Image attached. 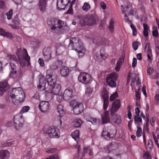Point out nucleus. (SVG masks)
<instances>
[{
	"label": "nucleus",
	"mask_w": 159,
	"mask_h": 159,
	"mask_svg": "<svg viewBox=\"0 0 159 159\" xmlns=\"http://www.w3.org/2000/svg\"><path fill=\"white\" fill-rule=\"evenodd\" d=\"M16 55L18 57L20 64V71H19V76L21 77L25 74L26 70L25 67L26 64L27 66L30 65V57L28 55L26 49L24 48L23 50L18 49Z\"/></svg>",
	"instance_id": "obj_1"
},
{
	"label": "nucleus",
	"mask_w": 159,
	"mask_h": 159,
	"mask_svg": "<svg viewBox=\"0 0 159 159\" xmlns=\"http://www.w3.org/2000/svg\"><path fill=\"white\" fill-rule=\"evenodd\" d=\"M68 47L76 51L80 57H83L86 52V49L84 47L82 43L77 38L71 37L70 38Z\"/></svg>",
	"instance_id": "obj_2"
},
{
	"label": "nucleus",
	"mask_w": 159,
	"mask_h": 159,
	"mask_svg": "<svg viewBox=\"0 0 159 159\" xmlns=\"http://www.w3.org/2000/svg\"><path fill=\"white\" fill-rule=\"evenodd\" d=\"M11 94L13 97V103L15 105H18L25 99V93L20 87L13 89Z\"/></svg>",
	"instance_id": "obj_3"
},
{
	"label": "nucleus",
	"mask_w": 159,
	"mask_h": 159,
	"mask_svg": "<svg viewBox=\"0 0 159 159\" xmlns=\"http://www.w3.org/2000/svg\"><path fill=\"white\" fill-rule=\"evenodd\" d=\"M120 100L116 99L112 103V105L111 107L110 112L111 116L113 118V121L115 123L118 125L121 123V117L120 115L116 114L113 116L114 114L116 112L117 110L120 107Z\"/></svg>",
	"instance_id": "obj_4"
},
{
	"label": "nucleus",
	"mask_w": 159,
	"mask_h": 159,
	"mask_svg": "<svg viewBox=\"0 0 159 159\" xmlns=\"http://www.w3.org/2000/svg\"><path fill=\"white\" fill-rule=\"evenodd\" d=\"M57 76L54 74L50 70H48L47 71L46 78L48 83L47 85L48 87H51L56 82Z\"/></svg>",
	"instance_id": "obj_5"
},
{
	"label": "nucleus",
	"mask_w": 159,
	"mask_h": 159,
	"mask_svg": "<svg viewBox=\"0 0 159 159\" xmlns=\"http://www.w3.org/2000/svg\"><path fill=\"white\" fill-rule=\"evenodd\" d=\"M45 133L48 134L51 138L58 139L59 138V130L57 128L54 126L49 127Z\"/></svg>",
	"instance_id": "obj_6"
},
{
	"label": "nucleus",
	"mask_w": 159,
	"mask_h": 159,
	"mask_svg": "<svg viewBox=\"0 0 159 159\" xmlns=\"http://www.w3.org/2000/svg\"><path fill=\"white\" fill-rule=\"evenodd\" d=\"M78 79L80 82L84 84L91 83L92 80V78L89 74L84 72L80 73Z\"/></svg>",
	"instance_id": "obj_7"
},
{
	"label": "nucleus",
	"mask_w": 159,
	"mask_h": 159,
	"mask_svg": "<svg viewBox=\"0 0 159 159\" xmlns=\"http://www.w3.org/2000/svg\"><path fill=\"white\" fill-rule=\"evenodd\" d=\"M117 73L116 72L112 73L108 75L106 78V82L107 84L112 88L116 86V84L115 80H116L117 79Z\"/></svg>",
	"instance_id": "obj_8"
},
{
	"label": "nucleus",
	"mask_w": 159,
	"mask_h": 159,
	"mask_svg": "<svg viewBox=\"0 0 159 159\" xmlns=\"http://www.w3.org/2000/svg\"><path fill=\"white\" fill-rule=\"evenodd\" d=\"M13 121L15 128L16 130H18L23 127L24 120L22 115H18L14 117Z\"/></svg>",
	"instance_id": "obj_9"
},
{
	"label": "nucleus",
	"mask_w": 159,
	"mask_h": 159,
	"mask_svg": "<svg viewBox=\"0 0 159 159\" xmlns=\"http://www.w3.org/2000/svg\"><path fill=\"white\" fill-rule=\"evenodd\" d=\"M102 98L103 101V108L104 110H106L109 103L108 100V92L106 89L104 88L101 94Z\"/></svg>",
	"instance_id": "obj_10"
},
{
	"label": "nucleus",
	"mask_w": 159,
	"mask_h": 159,
	"mask_svg": "<svg viewBox=\"0 0 159 159\" xmlns=\"http://www.w3.org/2000/svg\"><path fill=\"white\" fill-rule=\"evenodd\" d=\"M39 84L38 85V87L39 90H44L45 89H48V88L47 84L46 83L47 81L46 77L42 74L39 75Z\"/></svg>",
	"instance_id": "obj_11"
},
{
	"label": "nucleus",
	"mask_w": 159,
	"mask_h": 159,
	"mask_svg": "<svg viewBox=\"0 0 159 159\" xmlns=\"http://www.w3.org/2000/svg\"><path fill=\"white\" fill-rule=\"evenodd\" d=\"M84 20L85 25H93L96 23V17L94 15H88L85 16Z\"/></svg>",
	"instance_id": "obj_12"
},
{
	"label": "nucleus",
	"mask_w": 159,
	"mask_h": 159,
	"mask_svg": "<svg viewBox=\"0 0 159 159\" xmlns=\"http://www.w3.org/2000/svg\"><path fill=\"white\" fill-rule=\"evenodd\" d=\"M50 107L49 103L48 101H42L39 105V109L41 112L43 113L48 112Z\"/></svg>",
	"instance_id": "obj_13"
},
{
	"label": "nucleus",
	"mask_w": 159,
	"mask_h": 159,
	"mask_svg": "<svg viewBox=\"0 0 159 159\" xmlns=\"http://www.w3.org/2000/svg\"><path fill=\"white\" fill-rule=\"evenodd\" d=\"M48 89V91L46 90L45 91V92L47 91L49 94H51V93L54 95H57L61 90V87L59 84H56L52 88V87H49Z\"/></svg>",
	"instance_id": "obj_14"
},
{
	"label": "nucleus",
	"mask_w": 159,
	"mask_h": 159,
	"mask_svg": "<svg viewBox=\"0 0 159 159\" xmlns=\"http://www.w3.org/2000/svg\"><path fill=\"white\" fill-rule=\"evenodd\" d=\"M69 0H57V9L58 10H64L68 4Z\"/></svg>",
	"instance_id": "obj_15"
},
{
	"label": "nucleus",
	"mask_w": 159,
	"mask_h": 159,
	"mask_svg": "<svg viewBox=\"0 0 159 159\" xmlns=\"http://www.w3.org/2000/svg\"><path fill=\"white\" fill-rule=\"evenodd\" d=\"M9 88L7 81L0 82V96H2Z\"/></svg>",
	"instance_id": "obj_16"
},
{
	"label": "nucleus",
	"mask_w": 159,
	"mask_h": 159,
	"mask_svg": "<svg viewBox=\"0 0 159 159\" xmlns=\"http://www.w3.org/2000/svg\"><path fill=\"white\" fill-rule=\"evenodd\" d=\"M73 97V90L71 89H67L65 90L63 93L64 99L68 101Z\"/></svg>",
	"instance_id": "obj_17"
},
{
	"label": "nucleus",
	"mask_w": 159,
	"mask_h": 159,
	"mask_svg": "<svg viewBox=\"0 0 159 159\" xmlns=\"http://www.w3.org/2000/svg\"><path fill=\"white\" fill-rule=\"evenodd\" d=\"M84 108L82 103H79L77 105H75L73 108V111L75 115H78L81 113L83 111Z\"/></svg>",
	"instance_id": "obj_18"
},
{
	"label": "nucleus",
	"mask_w": 159,
	"mask_h": 159,
	"mask_svg": "<svg viewBox=\"0 0 159 159\" xmlns=\"http://www.w3.org/2000/svg\"><path fill=\"white\" fill-rule=\"evenodd\" d=\"M121 145L118 143L112 142L107 146V148L109 151L115 150L120 148Z\"/></svg>",
	"instance_id": "obj_19"
},
{
	"label": "nucleus",
	"mask_w": 159,
	"mask_h": 159,
	"mask_svg": "<svg viewBox=\"0 0 159 159\" xmlns=\"http://www.w3.org/2000/svg\"><path fill=\"white\" fill-rule=\"evenodd\" d=\"M10 65L11 69L10 76L13 77L16 75L17 73L18 68L15 64L13 63H10Z\"/></svg>",
	"instance_id": "obj_20"
},
{
	"label": "nucleus",
	"mask_w": 159,
	"mask_h": 159,
	"mask_svg": "<svg viewBox=\"0 0 159 159\" xmlns=\"http://www.w3.org/2000/svg\"><path fill=\"white\" fill-rule=\"evenodd\" d=\"M47 0H39V8L42 12L45 11L47 5Z\"/></svg>",
	"instance_id": "obj_21"
},
{
	"label": "nucleus",
	"mask_w": 159,
	"mask_h": 159,
	"mask_svg": "<svg viewBox=\"0 0 159 159\" xmlns=\"http://www.w3.org/2000/svg\"><path fill=\"white\" fill-rule=\"evenodd\" d=\"M102 123L105 124L108 123L110 121V118L108 111H104L103 115H102Z\"/></svg>",
	"instance_id": "obj_22"
},
{
	"label": "nucleus",
	"mask_w": 159,
	"mask_h": 159,
	"mask_svg": "<svg viewBox=\"0 0 159 159\" xmlns=\"http://www.w3.org/2000/svg\"><path fill=\"white\" fill-rule=\"evenodd\" d=\"M13 24L10 25L11 27L14 29H16L19 26L20 24V20L19 19L17 15L14 17L12 21Z\"/></svg>",
	"instance_id": "obj_23"
},
{
	"label": "nucleus",
	"mask_w": 159,
	"mask_h": 159,
	"mask_svg": "<svg viewBox=\"0 0 159 159\" xmlns=\"http://www.w3.org/2000/svg\"><path fill=\"white\" fill-rule=\"evenodd\" d=\"M125 56L123 55L120 57L117 61L115 67V70L117 72H119L120 70V67L124 62Z\"/></svg>",
	"instance_id": "obj_24"
},
{
	"label": "nucleus",
	"mask_w": 159,
	"mask_h": 159,
	"mask_svg": "<svg viewBox=\"0 0 159 159\" xmlns=\"http://www.w3.org/2000/svg\"><path fill=\"white\" fill-rule=\"evenodd\" d=\"M70 70L69 68L66 66H62L60 69V74L63 77H66L69 74Z\"/></svg>",
	"instance_id": "obj_25"
},
{
	"label": "nucleus",
	"mask_w": 159,
	"mask_h": 159,
	"mask_svg": "<svg viewBox=\"0 0 159 159\" xmlns=\"http://www.w3.org/2000/svg\"><path fill=\"white\" fill-rule=\"evenodd\" d=\"M9 153L7 150L0 151V159H7L9 156Z\"/></svg>",
	"instance_id": "obj_26"
},
{
	"label": "nucleus",
	"mask_w": 159,
	"mask_h": 159,
	"mask_svg": "<svg viewBox=\"0 0 159 159\" xmlns=\"http://www.w3.org/2000/svg\"><path fill=\"white\" fill-rule=\"evenodd\" d=\"M109 127V135H108V138H113L115 137L116 135V129L114 127H111L110 126Z\"/></svg>",
	"instance_id": "obj_27"
},
{
	"label": "nucleus",
	"mask_w": 159,
	"mask_h": 159,
	"mask_svg": "<svg viewBox=\"0 0 159 159\" xmlns=\"http://www.w3.org/2000/svg\"><path fill=\"white\" fill-rule=\"evenodd\" d=\"M134 122L137 126H140L142 124V118L140 116H135Z\"/></svg>",
	"instance_id": "obj_28"
},
{
	"label": "nucleus",
	"mask_w": 159,
	"mask_h": 159,
	"mask_svg": "<svg viewBox=\"0 0 159 159\" xmlns=\"http://www.w3.org/2000/svg\"><path fill=\"white\" fill-rule=\"evenodd\" d=\"M0 35L4 37H7L8 38H11L12 37V34L8 32H6L4 30L0 28Z\"/></svg>",
	"instance_id": "obj_29"
},
{
	"label": "nucleus",
	"mask_w": 159,
	"mask_h": 159,
	"mask_svg": "<svg viewBox=\"0 0 159 159\" xmlns=\"http://www.w3.org/2000/svg\"><path fill=\"white\" fill-rule=\"evenodd\" d=\"M80 131L78 130H76L73 133H72L71 135L72 138H73L75 141L77 142L79 141V139Z\"/></svg>",
	"instance_id": "obj_30"
},
{
	"label": "nucleus",
	"mask_w": 159,
	"mask_h": 159,
	"mask_svg": "<svg viewBox=\"0 0 159 159\" xmlns=\"http://www.w3.org/2000/svg\"><path fill=\"white\" fill-rule=\"evenodd\" d=\"M83 122V121L80 119H76L74 121L73 125L75 127H80Z\"/></svg>",
	"instance_id": "obj_31"
},
{
	"label": "nucleus",
	"mask_w": 159,
	"mask_h": 159,
	"mask_svg": "<svg viewBox=\"0 0 159 159\" xmlns=\"http://www.w3.org/2000/svg\"><path fill=\"white\" fill-rule=\"evenodd\" d=\"M109 130V126L103 129L102 135V136H104L105 139L108 138Z\"/></svg>",
	"instance_id": "obj_32"
},
{
	"label": "nucleus",
	"mask_w": 159,
	"mask_h": 159,
	"mask_svg": "<svg viewBox=\"0 0 159 159\" xmlns=\"http://www.w3.org/2000/svg\"><path fill=\"white\" fill-rule=\"evenodd\" d=\"M130 27L132 29V35L133 36H135L137 34V30L134 26V25L131 22L130 20Z\"/></svg>",
	"instance_id": "obj_33"
},
{
	"label": "nucleus",
	"mask_w": 159,
	"mask_h": 159,
	"mask_svg": "<svg viewBox=\"0 0 159 159\" xmlns=\"http://www.w3.org/2000/svg\"><path fill=\"white\" fill-rule=\"evenodd\" d=\"M7 59L11 61H14L16 62L17 61L16 57L15 55H8L7 56Z\"/></svg>",
	"instance_id": "obj_34"
},
{
	"label": "nucleus",
	"mask_w": 159,
	"mask_h": 159,
	"mask_svg": "<svg viewBox=\"0 0 159 159\" xmlns=\"http://www.w3.org/2000/svg\"><path fill=\"white\" fill-rule=\"evenodd\" d=\"M89 121L93 125H96L100 122V120L99 119L92 117L90 118Z\"/></svg>",
	"instance_id": "obj_35"
},
{
	"label": "nucleus",
	"mask_w": 159,
	"mask_h": 159,
	"mask_svg": "<svg viewBox=\"0 0 159 159\" xmlns=\"http://www.w3.org/2000/svg\"><path fill=\"white\" fill-rule=\"evenodd\" d=\"M84 153H88L90 156H92L93 154V153L90 148L84 147Z\"/></svg>",
	"instance_id": "obj_36"
},
{
	"label": "nucleus",
	"mask_w": 159,
	"mask_h": 159,
	"mask_svg": "<svg viewBox=\"0 0 159 159\" xmlns=\"http://www.w3.org/2000/svg\"><path fill=\"white\" fill-rule=\"evenodd\" d=\"M51 50L50 48L48 47L43 50V55H51Z\"/></svg>",
	"instance_id": "obj_37"
},
{
	"label": "nucleus",
	"mask_w": 159,
	"mask_h": 159,
	"mask_svg": "<svg viewBox=\"0 0 159 159\" xmlns=\"http://www.w3.org/2000/svg\"><path fill=\"white\" fill-rule=\"evenodd\" d=\"M13 13V10L12 9L10 10L6 14L7 19L8 20H10L12 16Z\"/></svg>",
	"instance_id": "obj_38"
},
{
	"label": "nucleus",
	"mask_w": 159,
	"mask_h": 159,
	"mask_svg": "<svg viewBox=\"0 0 159 159\" xmlns=\"http://www.w3.org/2000/svg\"><path fill=\"white\" fill-rule=\"evenodd\" d=\"M45 159H59V157L58 154H55L49 156Z\"/></svg>",
	"instance_id": "obj_39"
},
{
	"label": "nucleus",
	"mask_w": 159,
	"mask_h": 159,
	"mask_svg": "<svg viewBox=\"0 0 159 159\" xmlns=\"http://www.w3.org/2000/svg\"><path fill=\"white\" fill-rule=\"evenodd\" d=\"M90 6L89 4L87 2H85L84 3L82 7L83 10L85 11H88L90 9Z\"/></svg>",
	"instance_id": "obj_40"
},
{
	"label": "nucleus",
	"mask_w": 159,
	"mask_h": 159,
	"mask_svg": "<svg viewBox=\"0 0 159 159\" xmlns=\"http://www.w3.org/2000/svg\"><path fill=\"white\" fill-rule=\"evenodd\" d=\"M30 109V107L29 106H25L22 107L20 111L21 113H23L27 112Z\"/></svg>",
	"instance_id": "obj_41"
},
{
	"label": "nucleus",
	"mask_w": 159,
	"mask_h": 159,
	"mask_svg": "<svg viewBox=\"0 0 159 159\" xmlns=\"http://www.w3.org/2000/svg\"><path fill=\"white\" fill-rule=\"evenodd\" d=\"M137 130L136 132V135L137 137H139L141 136L142 129L140 126H137Z\"/></svg>",
	"instance_id": "obj_42"
},
{
	"label": "nucleus",
	"mask_w": 159,
	"mask_h": 159,
	"mask_svg": "<svg viewBox=\"0 0 159 159\" xmlns=\"http://www.w3.org/2000/svg\"><path fill=\"white\" fill-rule=\"evenodd\" d=\"M57 150L56 148H51L46 151L48 153H52L57 152Z\"/></svg>",
	"instance_id": "obj_43"
},
{
	"label": "nucleus",
	"mask_w": 159,
	"mask_h": 159,
	"mask_svg": "<svg viewBox=\"0 0 159 159\" xmlns=\"http://www.w3.org/2000/svg\"><path fill=\"white\" fill-rule=\"evenodd\" d=\"M6 0H0V8L1 9H4L6 7Z\"/></svg>",
	"instance_id": "obj_44"
},
{
	"label": "nucleus",
	"mask_w": 159,
	"mask_h": 159,
	"mask_svg": "<svg viewBox=\"0 0 159 159\" xmlns=\"http://www.w3.org/2000/svg\"><path fill=\"white\" fill-rule=\"evenodd\" d=\"M26 157L28 159H29L32 157V156L33 154V152L32 150H30L28 151L26 153Z\"/></svg>",
	"instance_id": "obj_45"
},
{
	"label": "nucleus",
	"mask_w": 159,
	"mask_h": 159,
	"mask_svg": "<svg viewBox=\"0 0 159 159\" xmlns=\"http://www.w3.org/2000/svg\"><path fill=\"white\" fill-rule=\"evenodd\" d=\"M118 96V93L117 92H116L114 94L111 95L110 97V101H113L115 98H117Z\"/></svg>",
	"instance_id": "obj_46"
},
{
	"label": "nucleus",
	"mask_w": 159,
	"mask_h": 159,
	"mask_svg": "<svg viewBox=\"0 0 159 159\" xmlns=\"http://www.w3.org/2000/svg\"><path fill=\"white\" fill-rule=\"evenodd\" d=\"M92 93V89L90 88H88L86 89L85 94L86 96L90 97Z\"/></svg>",
	"instance_id": "obj_47"
},
{
	"label": "nucleus",
	"mask_w": 159,
	"mask_h": 159,
	"mask_svg": "<svg viewBox=\"0 0 159 159\" xmlns=\"http://www.w3.org/2000/svg\"><path fill=\"white\" fill-rule=\"evenodd\" d=\"M121 10L123 13L125 14V13L129 10V7L128 6H125L124 7L123 5L121 6Z\"/></svg>",
	"instance_id": "obj_48"
},
{
	"label": "nucleus",
	"mask_w": 159,
	"mask_h": 159,
	"mask_svg": "<svg viewBox=\"0 0 159 159\" xmlns=\"http://www.w3.org/2000/svg\"><path fill=\"white\" fill-rule=\"evenodd\" d=\"M114 22L113 20H111L109 24V29L112 32L113 31Z\"/></svg>",
	"instance_id": "obj_49"
},
{
	"label": "nucleus",
	"mask_w": 159,
	"mask_h": 159,
	"mask_svg": "<svg viewBox=\"0 0 159 159\" xmlns=\"http://www.w3.org/2000/svg\"><path fill=\"white\" fill-rule=\"evenodd\" d=\"M57 23H58V25H57V26H58L59 29L62 28L63 27L65 24L64 22L61 20H58L57 22Z\"/></svg>",
	"instance_id": "obj_50"
},
{
	"label": "nucleus",
	"mask_w": 159,
	"mask_h": 159,
	"mask_svg": "<svg viewBox=\"0 0 159 159\" xmlns=\"http://www.w3.org/2000/svg\"><path fill=\"white\" fill-rule=\"evenodd\" d=\"M58 68V66L57 65L53 64L50 66V68L48 70H50L52 72V74H53V70L57 69Z\"/></svg>",
	"instance_id": "obj_51"
},
{
	"label": "nucleus",
	"mask_w": 159,
	"mask_h": 159,
	"mask_svg": "<svg viewBox=\"0 0 159 159\" xmlns=\"http://www.w3.org/2000/svg\"><path fill=\"white\" fill-rule=\"evenodd\" d=\"M78 103L76 100H72L70 102V105L74 107V106H75V105H77Z\"/></svg>",
	"instance_id": "obj_52"
},
{
	"label": "nucleus",
	"mask_w": 159,
	"mask_h": 159,
	"mask_svg": "<svg viewBox=\"0 0 159 159\" xmlns=\"http://www.w3.org/2000/svg\"><path fill=\"white\" fill-rule=\"evenodd\" d=\"M26 1L30 4V6H34L36 4L34 0H26Z\"/></svg>",
	"instance_id": "obj_53"
},
{
	"label": "nucleus",
	"mask_w": 159,
	"mask_h": 159,
	"mask_svg": "<svg viewBox=\"0 0 159 159\" xmlns=\"http://www.w3.org/2000/svg\"><path fill=\"white\" fill-rule=\"evenodd\" d=\"M57 100L59 102H61L64 98L63 94L61 95H57Z\"/></svg>",
	"instance_id": "obj_54"
},
{
	"label": "nucleus",
	"mask_w": 159,
	"mask_h": 159,
	"mask_svg": "<svg viewBox=\"0 0 159 159\" xmlns=\"http://www.w3.org/2000/svg\"><path fill=\"white\" fill-rule=\"evenodd\" d=\"M12 144V142H10L4 143L2 144L3 148L7 147L10 146Z\"/></svg>",
	"instance_id": "obj_55"
},
{
	"label": "nucleus",
	"mask_w": 159,
	"mask_h": 159,
	"mask_svg": "<svg viewBox=\"0 0 159 159\" xmlns=\"http://www.w3.org/2000/svg\"><path fill=\"white\" fill-rule=\"evenodd\" d=\"M137 11V9L136 8H132L130 10V15H132L134 16L136 14Z\"/></svg>",
	"instance_id": "obj_56"
},
{
	"label": "nucleus",
	"mask_w": 159,
	"mask_h": 159,
	"mask_svg": "<svg viewBox=\"0 0 159 159\" xmlns=\"http://www.w3.org/2000/svg\"><path fill=\"white\" fill-rule=\"evenodd\" d=\"M138 43L137 42H134L132 44V47L134 50H136L138 48Z\"/></svg>",
	"instance_id": "obj_57"
},
{
	"label": "nucleus",
	"mask_w": 159,
	"mask_h": 159,
	"mask_svg": "<svg viewBox=\"0 0 159 159\" xmlns=\"http://www.w3.org/2000/svg\"><path fill=\"white\" fill-rule=\"evenodd\" d=\"M57 20H55V24L52 26L51 27V29L52 30H55L57 28H58V26H57L58 25V23H57Z\"/></svg>",
	"instance_id": "obj_58"
},
{
	"label": "nucleus",
	"mask_w": 159,
	"mask_h": 159,
	"mask_svg": "<svg viewBox=\"0 0 159 159\" xmlns=\"http://www.w3.org/2000/svg\"><path fill=\"white\" fill-rule=\"evenodd\" d=\"M55 20L53 19L48 20L47 22L48 24L49 25L52 26L55 24Z\"/></svg>",
	"instance_id": "obj_59"
},
{
	"label": "nucleus",
	"mask_w": 159,
	"mask_h": 159,
	"mask_svg": "<svg viewBox=\"0 0 159 159\" xmlns=\"http://www.w3.org/2000/svg\"><path fill=\"white\" fill-rule=\"evenodd\" d=\"M13 97H12L11 96V93L10 95H8L6 96V99L7 101H10L11 99L12 101V102H13Z\"/></svg>",
	"instance_id": "obj_60"
},
{
	"label": "nucleus",
	"mask_w": 159,
	"mask_h": 159,
	"mask_svg": "<svg viewBox=\"0 0 159 159\" xmlns=\"http://www.w3.org/2000/svg\"><path fill=\"white\" fill-rule=\"evenodd\" d=\"M143 157L144 159H151V157L148 153L145 152L143 155Z\"/></svg>",
	"instance_id": "obj_61"
},
{
	"label": "nucleus",
	"mask_w": 159,
	"mask_h": 159,
	"mask_svg": "<svg viewBox=\"0 0 159 159\" xmlns=\"http://www.w3.org/2000/svg\"><path fill=\"white\" fill-rule=\"evenodd\" d=\"M38 62L41 66L43 67L44 66V62L43 59L42 58H39L38 60Z\"/></svg>",
	"instance_id": "obj_62"
},
{
	"label": "nucleus",
	"mask_w": 159,
	"mask_h": 159,
	"mask_svg": "<svg viewBox=\"0 0 159 159\" xmlns=\"http://www.w3.org/2000/svg\"><path fill=\"white\" fill-rule=\"evenodd\" d=\"M135 92V99L137 100H139L140 98V94L139 93V92L137 91H136Z\"/></svg>",
	"instance_id": "obj_63"
},
{
	"label": "nucleus",
	"mask_w": 159,
	"mask_h": 159,
	"mask_svg": "<svg viewBox=\"0 0 159 159\" xmlns=\"http://www.w3.org/2000/svg\"><path fill=\"white\" fill-rule=\"evenodd\" d=\"M153 68L150 67H149L147 70V75H150L153 72Z\"/></svg>",
	"instance_id": "obj_64"
}]
</instances>
